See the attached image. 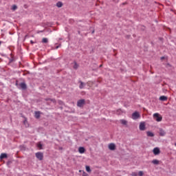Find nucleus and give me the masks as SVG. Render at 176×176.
Here are the masks:
<instances>
[{
  "label": "nucleus",
  "instance_id": "nucleus-1",
  "mask_svg": "<svg viewBox=\"0 0 176 176\" xmlns=\"http://www.w3.org/2000/svg\"><path fill=\"white\" fill-rule=\"evenodd\" d=\"M153 119H155L156 122H162L163 117H162L159 113H155L153 114Z\"/></svg>",
  "mask_w": 176,
  "mask_h": 176
},
{
  "label": "nucleus",
  "instance_id": "nucleus-2",
  "mask_svg": "<svg viewBox=\"0 0 176 176\" xmlns=\"http://www.w3.org/2000/svg\"><path fill=\"white\" fill-rule=\"evenodd\" d=\"M35 155L38 160H43V153L37 152L36 153Z\"/></svg>",
  "mask_w": 176,
  "mask_h": 176
},
{
  "label": "nucleus",
  "instance_id": "nucleus-3",
  "mask_svg": "<svg viewBox=\"0 0 176 176\" xmlns=\"http://www.w3.org/2000/svg\"><path fill=\"white\" fill-rule=\"evenodd\" d=\"M86 101L85 100V99H81L79 100L77 102V107H79L80 108L83 107V105L85 104Z\"/></svg>",
  "mask_w": 176,
  "mask_h": 176
},
{
  "label": "nucleus",
  "instance_id": "nucleus-4",
  "mask_svg": "<svg viewBox=\"0 0 176 176\" xmlns=\"http://www.w3.org/2000/svg\"><path fill=\"white\" fill-rule=\"evenodd\" d=\"M140 113L135 111L132 114V119H133V120H136V119L140 118Z\"/></svg>",
  "mask_w": 176,
  "mask_h": 176
},
{
  "label": "nucleus",
  "instance_id": "nucleus-5",
  "mask_svg": "<svg viewBox=\"0 0 176 176\" xmlns=\"http://www.w3.org/2000/svg\"><path fill=\"white\" fill-rule=\"evenodd\" d=\"M109 149L110 151H115V149H116V145H115V144L113 143H111L109 144Z\"/></svg>",
  "mask_w": 176,
  "mask_h": 176
},
{
  "label": "nucleus",
  "instance_id": "nucleus-6",
  "mask_svg": "<svg viewBox=\"0 0 176 176\" xmlns=\"http://www.w3.org/2000/svg\"><path fill=\"white\" fill-rule=\"evenodd\" d=\"M139 129L141 131H144L145 130V122H140Z\"/></svg>",
  "mask_w": 176,
  "mask_h": 176
},
{
  "label": "nucleus",
  "instance_id": "nucleus-7",
  "mask_svg": "<svg viewBox=\"0 0 176 176\" xmlns=\"http://www.w3.org/2000/svg\"><path fill=\"white\" fill-rule=\"evenodd\" d=\"M153 154L157 155L160 153V149L157 147H155L153 150Z\"/></svg>",
  "mask_w": 176,
  "mask_h": 176
},
{
  "label": "nucleus",
  "instance_id": "nucleus-8",
  "mask_svg": "<svg viewBox=\"0 0 176 176\" xmlns=\"http://www.w3.org/2000/svg\"><path fill=\"white\" fill-rule=\"evenodd\" d=\"M159 133L161 137H164V135L166 134V131H164L163 129H160Z\"/></svg>",
  "mask_w": 176,
  "mask_h": 176
},
{
  "label": "nucleus",
  "instance_id": "nucleus-9",
  "mask_svg": "<svg viewBox=\"0 0 176 176\" xmlns=\"http://www.w3.org/2000/svg\"><path fill=\"white\" fill-rule=\"evenodd\" d=\"M46 101H47L48 102H53V104H56V99H50L49 98H47L45 99Z\"/></svg>",
  "mask_w": 176,
  "mask_h": 176
},
{
  "label": "nucleus",
  "instance_id": "nucleus-10",
  "mask_svg": "<svg viewBox=\"0 0 176 176\" xmlns=\"http://www.w3.org/2000/svg\"><path fill=\"white\" fill-rule=\"evenodd\" d=\"M34 117L36 118V119H39V118H41V112L40 111H35Z\"/></svg>",
  "mask_w": 176,
  "mask_h": 176
},
{
  "label": "nucleus",
  "instance_id": "nucleus-11",
  "mask_svg": "<svg viewBox=\"0 0 176 176\" xmlns=\"http://www.w3.org/2000/svg\"><path fill=\"white\" fill-rule=\"evenodd\" d=\"M80 85L79 89H83L85 86H86V84L82 81H79Z\"/></svg>",
  "mask_w": 176,
  "mask_h": 176
},
{
  "label": "nucleus",
  "instance_id": "nucleus-12",
  "mask_svg": "<svg viewBox=\"0 0 176 176\" xmlns=\"http://www.w3.org/2000/svg\"><path fill=\"white\" fill-rule=\"evenodd\" d=\"M20 87H21V89H22L23 90H25V89H27V85H26L25 83H24V82H21V83L20 84Z\"/></svg>",
  "mask_w": 176,
  "mask_h": 176
},
{
  "label": "nucleus",
  "instance_id": "nucleus-13",
  "mask_svg": "<svg viewBox=\"0 0 176 176\" xmlns=\"http://www.w3.org/2000/svg\"><path fill=\"white\" fill-rule=\"evenodd\" d=\"M86 150L85 149V147H79L78 148V152L79 153H85V151Z\"/></svg>",
  "mask_w": 176,
  "mask_h": 176
},
{
  "label": "nucleus",
  "instance_id": "nucleus-14",
  "mask_svg": "<svg viewBox=\"0 0 176 176\" xmlns=\"http://www.w3.org/2000/svg\"><path fill=\"white\" fill-rule=\"evenodd\" d=\"M8 157V154L7 153H1L0 155V159H6Z\"/></svg>",
  "mask_w": 176,
  "mask_h": 176
},
{
  "label": "nucleus",
  "instance_id": "nucleus-15",
  "mask_svg": "<svg viewBox=\"0 0 176 176\" xmlns=\"http://www.w3.org/2000/svg\"><path fill=\"white\" fill-rule=\"evenodd\" d=\"M160 101H167V96H162L160 97Z\"/></svg>",
  "mask_w": 176,
  "mask_h": 176
},
{
  "label": "nucleus",
  "instance_id": "nucleus-16",
  "mask_svg": "<svg viewBox=\"0 0 176 176\" xmlns=\"http://www.w3.org/2000/svg\"><path fill=\"white\" fill-rule=\"evenodd\" d=\"M120 122L121 124H123L124 126H127V120H120Z\"/></svg>",
  "mask_w": 176,
  "mask_h": 176
},
{
  "label": "nucleus",
  "instance_id": "nucleus-17",
  "mask_svg": "<svg viewBox=\"0 0 176 176\" xmlns=\"http://www.w3.org/2000/svg\"><path fill=\"white\" fill-rule=\"evenodd\" d=\"M147 137H155V134L151 131L146 132Z\"/></svg>",
  "mask_w": 176,
  "mask_h": 176
},
{
  "label": "nucleus",
  "instance_id": "nucleus-18",
  "mask_svg": "<svg viewBox=\"0 0 176 176\" xmlns=\"http://www.w3.org/2000/svg\"><path fill=\"white\" fill-rule=\"evenodd\" d=\"M151 163H153V164H160V161L157 160H153Z\"/></svg>",
  "mask_w": 176,
  "mask_h": 176
},
{
  "label": "nucleus",
  "instance_id": "nucleus-19",
  "mask_svg": "<svg viewBox=\"0 0 176 176\" xmlns=\"http://www.w3.org/2000/svg\"><path fill=\"white\" fill-rule=\"evenodd\" d=\"M56 6H57V8H62L63 7V3L61 1H58L56 3Z\"/></svg>",
  "mask_w": 176,
  "mask_h": 176
},
{
  "label": "nucleus",
  "instance_id": "nucleus-20",
  "mask_svg": "<svg viewBox=\"0 0 176 176\" xmlns=\"http://www.w3.org/2000/svg\"><path fill=\"white\" fill-rule=\"evenodd\" d=\"M86 171H87V173H91V169H90V166H86Z\"/></svg>",
  "mask_w": 176,
  "mask_h": 176
},
{
  "label": "nucleus",
  "instance_id": "nucleus-21",
  "mask_svg": "<svg viewBox=\"0 0 176 176\" xmlns=\"http://www.w3.org/2000/svg\"><path fill=\"white\" fill-rule=\"evenodd\" d=\"M87 84L89 86V87H91L93 86V82L91 81L87 82Z\"/></svg>",
  "mask_w": 176,
  "mask_h": 176
},
{
  "label": "nucleus",
  "instance_id": "nucleus-22",
  "mask_svg": "<svg viewBox=\"0 0 176 176\" xmlns=\"http://www.w3.org/2000/svg\"><path fill=\"white\" fill-rule=\"evenodd\" d=\"M43 43H47V42H49V41L47 40V38H43L42 40Z\"/></svg>",
  "mask_w": 176,
  "mask_h": 176
},
{
  "label": "nucleus",
  "instance_id": "nucleus-23",
  "mask_svg": "<svg viewBox=\"0 0 176 176\" xmlns=\"http://www.w3.org/2000/svg\"><path fill=\"white\" fill-rule=\"evenodd\" d=\"M37 146H38V149H42L43 145H42V144H41V142H38L37 144Z\"/></svg>",
  "mask_w": 176,
  "mask_h": 176
},
{
  "label": "nucleus",
  "instance_id": "nucleus-24",
  "mask_svg": "<svg viewBox=\"0 0 176 176\" xmlns=\"http://www.w3.org/2000/svg\"><path fill=\"white\" fill-rule=\"evenodd\" d=\"M138 175L139 176H142V175H144V172H142V171H139V173H138Z\"/></svg>",
  "mask_w": 176,
  "mask_h": 176
},
{
  "label": "nucleus",
  "instance_id": "nucleus-25",
  "mask_svg": "<svg viewBox=\"0 0 176 176\" xmlns=\"http://www.w3.org/2000/svg\"><path fill=\"white\" fill-rule=\"evenodd\" d=\"M12 9L13 10H16V9H17V6H16V5L12 6Z\"/></svg>",
  "mask_w": 176,
  "mask_h": 176
},
{
  "label": "nucleus",
  "instance_id": "nucleus-26",
  "mask_svg": "<svg viewBox=\"0 0 176 176\" xmlns=\"http://www.w3.org/2000/svg\"><path fill=\"white\" fill-rule=\"evenodd\" d=\"M131 175V176H137V173L133 172Z\"/></svg>",
  "mask_w": 176,
  "mask_h": 176
},
{
  "label": "nucleus",
  "instance_id": "nucleus-27",
  "mask_svg": "<svg viewBox=\"0 0 176 176\" xmlns=\"http://www.w3.org/2000/svg\"><path fill=\"white\" fill-rule=\"evenodd\" d=\"M74 69H76L78 68V64L74 63Z\"/></svg>",
  "mask_w": 176,
  "mask_h": 176
},
{
  "label": "nucleus",
  "instance_id": "nucleus-28",
  "mask_svg": "<svg viewBox=\"0 0 176 176\" xmlns=\"http://www.w3.org/2000/svg\"><path fill=\"white\" fill-rule=\"evenodd\" d=\"M82 176H89V174L86 173L85 172H84L82 173Z\"/></svg>",
  "mask_w": 176,
  "mask_h": 176
},
{
  "label": "nucleus",
  "instance_id": "nucleus-29",
  "mask_svg": "<svg viewBox=\"0 0 176 176\" xmlns=\"http://www.w3.org/2000/svg\"><path fill=\"white\" fill-rule=\"evenodd\" d=\"M30 43L34 44V41H30Z\"/></svg>",
  "mask_w": 176,
  "mask_h": 176
},
{
  "label": "nucleus",
  "instance_id": "nucleus-30",
  "mask_svg": "<svg viewBox=\"0 0 176 176\" xmlns=\"http://www.w3.org/2000/svg\"><path fill=\"white\" fill-rule=\"evenodd\" d=\"M161 60H164V56L161 57Z\"/></svg>",
  "mask_w": 176,
  "mask_h": 176
},
{
  "label": "nucleus",
  "instance_id": "nucleus-31",
  "mask_svg": "<svg viewBox=\"0 0 176 176\" xmlns=\"http://www.w3.org/2000/svg\"><path fill=\"white\" fill-rule=\"evenodd\" d=\"M92 34H94V31L92 32Z\"/></svg>",
  "mask_w": 176,
  "mask_h": 176
},
{
  "label": "nucleus",
  "instance_id": "nucleus-32",
  "mask_svg": "<svg viewBox=\"0 0 176 176\" xmlns=\"http://www.w3.org/2000/svg\"><path fill=\"white\" fill-rule=\"evenodd\" d=\"M100 67H102V65H100Z\"/></svg>",
  "mask_w": 176,
  "mask_h": 176
},
{
  "label": "nucleus",
  "instance_id": "nucleus-33",
  "mask_svg": "<svg viewBox=\"0 0 176 176\" xmlns=\"http://www.w3.org/2000/svg\"><path fill=\"white\" fill-rule=\"evenodd\" d=\"M56 49H58V47H56Z\"/></svg>",
  "mask_w": 176,
  "mask_h": 176
},
{
  "label": "nucleus",
  "instance_id": "nucleus-34",
  "mask_svg": "<svg viewBox=\"0 0 176 176\" xmlns=\"http://www.w3.org/2000/svg\"><path fill=\"white\" fill-rule=\"evenodd\" d=\"M61 102H63L60 101V104H61Z\"/></svg>",
  "mask_w": 176,
  "mask_h": 176
}]
</instances>
